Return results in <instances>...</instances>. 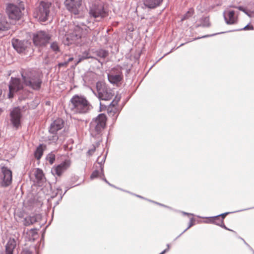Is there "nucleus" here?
I'll return each mask as SVG.
<instances>
[{
    "mask_svg": "<svg viewBox=\"0 0 254 254\" xmlns=\"http://www.w3.org/2000/svg\"><path fill=\"white\" fill-rule=\"evenodd\" d=\"M194 219L193 218H191L190 219V222L189 223V225L188 227L180 235H179L177 238L176 239H178L179 237H180L184 233H185L186 231H187L189 228H190L191 226H192L194 223Z\"/></svg>",
    "mask_w": 254,
    "mask_h": 254,
    "instance_id": "473e14b6",
    "label": "nucleus"
},
{
    "mask_svg": "<svg viewBox=\"0 0 254 254\" xmlns=\"http://www.w3.org/2000/svg\"><path fill=\"white\" fill-rule=\"evenodd\" d=\"M100 106H103V105L102 104V103H100Z\"/></svg>",
    "mask_w": 254,
    "mask_h": 254,
    "instance_id": "e2e57ef3",
    "label": "nucleus"
},
{
    "mask_svg": "<svg viewBox=\"0 0 254 254\" xmlns=\"http://www.w3.org/2000/svg\"><path fill=\"white\" fill-rule=\"evenodd\" d=\"M199 24H197L196 27H208L210 26V22L208 16H202L199 20Z\"/></svg>",
    "mask_w": 254,
    "mask_h": 254,
    "instance_id": "b1692460",
    "label": "nucleus"
},
{
    "mask_svg": "<svg viewBox=\"0 0 254 254\" xmlns=\"http://www.w3.org/2000/svg\"><path fill=\"white\" fill-rule=\"evenodd\" d=\"M10 122L14 127L17 128L20 126V120L22 117L21 109L15 107L10 112Z\"/></svg>",
    "mask_w": 254,
    "mask_h": 254,
    "instance_id": "ddd939ff",
    "label": "nucleus"
},
{
    "mask_svg": "<svg viewBox=\"0 0 254 254\" xmlns=\"http://www.w3.org/2000/svg\"><path fill=\"white\" fill-rule=\"evenodd\" d=\"M23 84L36 91L40 89L42 84V76L37 71L31 68L20 70Z\"/></svg>",
    "mask_w": 254,
    "mask_h": 254,
    "instance_id": "f257e3e1",
    "label": "nucleus"
},
{
    "mask_svg": "<svg viewBox=\"0 0 254 254\" xmlns=\"http://www.w3.org/2000/svg\"><path fill=\"white\" fill-rule=\"evenodd\" d=\"M9 27V24L7 21L6 17L0 13V31L7 30Z\"/></svg>",
    "mask_w": 254,
    "mask_h": 254,
    "instance_id": "5701e85b",
    "label": "nucleus"
},
{
    "mask_svg": "<svg viewBox=\"0 0 254 254\" xmlns=\"http://www.w3.org/2000/svg\"><path fill=\"white\" fill-rule=\"evenodd\" d=\"M96 88L98 97L100 100L108 101L112 98L113 94L112 90L105 84L98 82Z\"/></svg>",
    "mask_w": 254,
    "mask_h": 254,
    "instance_id": "6e6552de",
    "label": "nucleus"
},
{
    "mask_svg": "<svg viewBox=\"0 0 254 254\" xmlns=\"http://www.w3.org/2000/svg\"><path fill=\"white\" fill-rule=\"evenodd\" d=\"M95 150V147L94 146H93V148H92V149H89V150H88V153L89 155H92V154L94 152Z\"/></svg>",
    "mask_w": 254,
    "mask_h": 254,
    "instance_id": "37998d69",
    "label": "nucleus"
},
{
    "mask_svg": "<svg viewBox=\"0 0 254 254\" xmlns=\"http://www.w3.org/2000/svg\"><path fill=\"white\" fill-rule=\"evenodd\" d=\"M107 184H108L109 185H110V186H112V187H114V186L113 185H111L109 182V183H107Z\"/></svg>",
    "mask_w": 254,
    "mask_h": 254,
    "instance_id": "4d7b16f0",
    "label": "nucleus"
},
{
    "mask_svg": "<svg viewBox=\"0 0 254 254\" xmlns=\"http://www.w3.org/2000/svg\"><path fill=\"white\" fill-rule=\"evenodd\" d=\"M230 7L238 8V6H235V5H231Z\"/></svg>",
    "mask_w": 254,
    "mask_h": 254,
    "instance_id": "5fc2aeb1",
    "label": "nucleus"
},
{
    "mask_svg": "<svg viewBox=\"0 0 254 254\" xmlns=\"http://www.w3.org/2000/svg\"><path fill=\"white\" fill-rule=\"evenodd\" d=\"M50 49L56 54L60 52V47L59 44L57 42H53L51 43Z\"/></svg>",
    "mask_w": 254,
    "mask_h": 254,
    "instance_id": "cd10ccee",
    "label": "nucleus"
},
{
    "mask_svg": "<svg viewBox=\"0 0 254 254\" xmlns=\"http://www.w3.org/2000/svg\"><path fill=\"white\" fill-rule=\"evenodd\" d=\"M78 186V184H77V185H74V187H76V186Z\"/></svg>",
    "mask_w": 254,
    "mask_h": 254,
    "instance_id": "052dcab7",
    "label": "nucleus"
},
{
    "mask_svg": "<svg viewBox=\"0 0 254 254\" xmlns=\"http://www.w3.org/2000/svg\"><path fill=\"white\" fill-rule=\"evenodd\" d=\"M102 180H104L106 183H109V182L106 180L105 178H103Z\"/></svg>",
    "mask_w": 254,
    "mask_h": 254,
    "instance_id": "603ef678",
    "label": "nucleus"
},
{
    "mask_svg": "<svg viewBox=\"0 0 254 254\" xmlns=\"http://www.w3.org/2000/svg\"><path fill=\"white\" fill-rule=\"evenodd\" d=\"M82 0H69L66 3V8L71 13L77 15L80 11L79 8L81 5Z\"/></svg>",
    "mask_w": 254,
    "mask_h": 254,
    "instance_id": "4468645a",
    "label": "nucleus"
},
{
    "mask_svg": "<svg viewBox=\"0 0 254 254\" xmlns=\"http://www.w3.org/2000/svg\"><path fill=\"white\" fill-rule=\"evenodd\" d=\"M89 54L88 52H84L83 53L82 55L79 56V58L78 61L77 62V64L80 62L81 61L89 58L90 57L88 56Z\"/></svg>",
    "mask_w": 254,
    "mask_h": 254,
    "instance_id": "f704fd0d",
    "label": "nucleus"
},
{
    "mask_svg": "<svg viewBox=\"0 0 254 254\" xmlns=\"http://www.w3.org/2000/svg\"><path fill=\"white\" fill-rule=\"evenodd\" d=\"M46 159L48 161H49V162L50 163V164H53V163L54 162V161L55 160V154L52 153H49L47 155V156L46 157Z\"/></svg>",
    "mask_w": 254,
    "mask_h": 254,
    "instance_id": "7c9ffc66",
    "label": "nucleus"
},
{
    "mask_svg": "<svg viewBox=\"0 0 254 254\" xmlns=\"http://www.w3.org/2000/svg\"><path fill=\"white\" fill-rule=\"evenodd\" d=\"M167 249L164 250L165 251H166V252H168L170 249V245L168 244H167Z\"/></svg>",
    "mask_w": 254,
    "mask_h": 254,
    "instance_id": "8fccbe9b",
    "label": "nucleus"
},
{
    "mask_svg": "<svg viewBox=\"0 0 254 254\" xmlns=\"http://www.w3.org/2000/svg\"><path fill=\"white\" fill-rule=\"evenodd\" d=\"M163 0H143L144 5L150 9L155 8L159 6Z\"/></svg>",
    "mask_w": 254,
    "mask_h": 254,
    "instance_id": "aec40b11",
    "label": "nucleus"
},
{
    "mask_svg": "<svg viewBox=\"0 0 254 254\" xmlns=\"http://www.w3.org/2000/svg\"><path fill=\"white\" fill-rule=\"evenodd\" d=\"M23 82L18 78L11 77L8 85L9 93L8 94V98H11L13 97V94L23 88Z\"/></svg>",
    "mask_w": 254,
    "mask_h": 254,
    "instance_id": "9d476101",
    "label": "nucleus"
},
{
    "mask_svg": "<svg viewBox=\"0 0 254 254\" xmlns=\"http://www.w3.org/2000/svg\"><path fill=\"white\" fill-rule=\"evenodd\" d=\"M241 239L244 241V243L250 248V249L253 252V254H254V250L245 242V241L241 238Z\"/></svg>",
    "mask_w": 254,
    "mask_h": 254,
    "instance_id": "c03bdc74",
    "label": "nucleus"
},
{
    "mask_svg": "<svg viewBox=\"0 0 254 254\" xmlns=\"http://www.w3.org/2000/svg\"><path fill=\"white\" fill-rule=\"evenodd\" d=\"M78 186V184H77V185H74V187H76V186Z\"/></svg>",
    "mask_w": 254,
    "mask_h": 254,
    "instance_id": "680f3d73",
    "label": "nucleus"
},
{
    "mask_svg": "<svg viewBox=\"0 0 254 254\" xmlns=\"http://www.w3.org/2000/svg\"><path fill=\"white\" fill-rule=\"evenodd\" d=\"M193 9L192 8H190L189 10L184 15L183 17L182 18V21H183L191 17L193 15Z\"/></svg>",
    "mask_w": 254,
    "mask_h": 254,
    "instance_id": "c756f323",
    "label": "nucleus"
},
{
    "mask_svg": "<svg viewBox=\"0 0 254 254\" xmlns=\"http://www.w3.org/2000/svg\"><path fill=\"white\" fill-rule=\"evenodd\" d=\"M253 29H254L253 26L249 24H247L244 28H241V29H239V30H253Z\"/></svg>",
    "mask_w": 254,
    "mask_h": 254,
    "instance_id": "4c0bfd02",
    "label": "nucleus"
},
{
    "mask_svg": "<svg viewBox=\"0 0 254 254\" xmlns=\"http://www.w3.org/2000/svg\"><path fill=\"white\" fill-rule=\"evenodd\" d=\"M231 212H225V213H222V214H219L217 216H213V217H210V219H219V217H221V219H222L223 220V219H224V218L229 214L231 213Z\"/></svg>",
    "mask_w": 254,
    "mask_h": 254,
    "instance_id": "2f4dec72",
    "label": "nucleus"
},
{
    "mask_svg": "<svg viewBox=\"0 0 254 254\" xmlns=\"http://www.w3.org/2000/svg\"><path fill=\"white\" fill-rule=\"evenodd\" d=\"M51 37V35L47 32L39 31L33 34L32 40L34 45L43 47L49 43Z\"/></svg>",
    "mask_w": 254,
    "mask_h": 254,
    "instance_id": "0eeeda50",
    "label": "nucleus"
},
{
    "mask_svg": "<svg viewBox=\"0 0 254 254\" xmlns=\"http://www.w3.org/2000/svg\"><path fill=\"white\" fill-rule=\"evenodd\" d=\"M78 186V184H77V185H74V187H76V186Z\"/></svg>",
    "mask_w": 254,
    "mask_h": 254,
    "instance_id": "bf43d9fd",
    "label": "nucleus"
},
{
    "mask_svg": "<svg viewBox=\"0 0 254 254\" xmlns=\"http://www.w3.org/2000/svg\"><path fill=\"white\" fill-rule=\"evenodd\" d=\"M48 138L49 140L51 141L52 142H55L58 140L59 136L57 133H56L52 134V135L49 136Z\"/></svg>",
    "mask_w": 254,
    "mask_h": 254,
    "instance_id": "e433bc0d",
    "label": "nucleus"
},
{
    "mask_svg": "<svg viewBox=\"0 0 254 254\" xmlns=\"http://www.w3.org/2000/svg\"><path fill=\"white\" fill-rule=\"evenodd\" d=\"M136 196L140 197V198H143L141 196L139 195H136Z\"/></svg>",
    "mask_w": 254,
    "mask_h": 254,
    "instance_id": "6e6d98bb",
    "label": "nucleus"
},
{
    "mask_svg": "<svg viewBox=\"0 0 254 254\" xmlns=\"http://www.w3.org/2000/svg\"><path fill=\"white\" fill-rule=\"evenodd\" d=\"M100 173L101 174L100 169L94 170L90 176V179L93 180L95 178H97L98 176H99Z\"/></svg>",
    "mask_w": 254,
    "mask_h": 254,
    "instance_id": "72a5a7b5",
    "label": "nucleus"
},
{
    "mask_svg": "<svg viewBox=\"0 0 254 254\" xmlns=\"http://www.w3.org/2000/svg\"><path fill=\"white\" fill-rule=\"evenodd\" d=\"M89 14L96 19L97 21H100L101 19L108 15L107 10L104 8L102 4L93 3L90 6Z\"/></svg>",
    "mask_w": 254,
    "mask_h": 254,
    "instance_id": "423d86ee",
    "label": "nucleus"
},
{
    "mask_svg": "<svg viewBox=\"0 0 254 254\" xmlns=\"http://www.w3.org/2000/svg\"><path fill=\"white\" fill-rule=\"evenodd\" d=\"M120 99V97L116 96L115 99L108 105V112L111 114L113 113V116L117 112V109L115 106L118 104Z\"/></svg>",
    "mask_w": 254,
    "mask_h": 254,
    "instance_id": "412c9836",
    "label": "nucleus"
},
{
    "mask_svg": "<svg viewBox=\"0 0 254 254\" xmlns=\"http://www.w3.org/2000/svg\"><path fill=\"white\" fill-rule=\"evenodd\" d=\"M68 106L73 114H85L92 109V105L85 96L77 94L71 97Z\"/></svg>",
    "mask_w": 254,
    "mask_h": 254,
    "instance_id": "f03ea898",
    "label": "nucleus"
},
{
    "mask_svg": "<svg viewBox=\"0 0 254 254\" xmlns=\"http://www.w3.org/2000/svg\"><path fill=\"white\" fill-rule=\"evenodd\" d=\"M64 126V121L61 119H57L53 122L49 128V132L51 134H56L63 128Z\"/></svg>",
    "mask_w": 254,
    "mask_h": 254,
    "instance_id": "2eb2a0df",
    "label": "nucleus"
},
{
    "mask_svg": "<svg viewBox=\"0 0 254 254\" xmlns=\"http://www.w3.org/2000/svg\"><path fill=\"white\" fill-rule=\"evenodd\" d=\"M51 9L52 3L51 2L42 1L35 9L34 16L38 20L45 22L48 20Z\"/></svg>",
    "mask_w": 254,
    "mask_h": 254,
    "instance_id": "20e7f679",
    "label": "nucleus"
},
{
    "mask_svg": "<svg viewBox=\"0 0 254 254\" xmlns=\"http://www.w3.org/2000/svg\"><path fill=\"white\" fill-rule=\"evenodd\" d=\"M1 170L2 175L1 176V182H0V186L2 188H6L12 183V171L7 167L4 166L1 167Z\"/></svg>",
    "mask_w": 254,
    "mask_h": 254,
    "instance_id": "f8f14e48",
    "label": "nucleus"
},
{
    "mask_svg": "<svg viewBox=\"0 0 254 254\" xmlns=\"http://www.w3.org/2000/svg\"><path fill=\"white\" fill-rule=\"evenodd\" d=\"M16 246V240L13 238H9L5 246V254H13Z\"/></svg>",
    "mask_w": 254,
    "mask_h": 254,
    "instance_id": "6ab92c4d",
    "label": "nucleus"
},
{
    "mask_svg": "<svg viewBox=\"0 0 254 254\" xmlns=\"http://www.w3.org/2000/svg\"><path fill=\"white\" fill-rule=\"evenodd\" d=\"M73 60V58L72 57L69 58L66 61L67 64H68L69 62L72 61Z\"/></svg>",
    "mask_w": 254,
    "mask_h": 254,
    "instance_id": "49530a36",
    "label": "nucleus"
},
{
    "mask_svg": "<svg viewBox=\"0 0 254 254\" xmlns=\"http://www.w3.org/2000/svg\"><path fill=\"white\" fill-rule=\"evenodd\" d=\"M107 118L105 114H100L93 119L90 124V131L92 136H95L101 133L106 127Z\"/></svg>",
    "mask_w": 254,
    "mask_h": 254,
    "instance_id": "7ed1b4c3",
    "label": "nucleus"
},
{
    "mask_svg": "<svg viewBox=\"0 0 254 254\" xmlns=\"http://www.w3.org/2000/svg\"><path fill=\"white\" fill-rule=\"evenodd\" d=\"M107 184H108L109 185H110V186H112V187H114V186L113 185H111L109 182V183H107Z\"/></svg>",
    "mask_w": 254,
    "mask_h": 254,
    "instance_id": "13d9d810",
    "label": "nucleus"
},
{
    "mask_svg": "<svg viewBox=\"0 0 254 254\" xmlns=\"http://www.w3.org/2000/svg\"><path fill=\"white\" fill-rule=\"evenodd\" d=\"M24 9V7L9 3L6 8V12L9 18L12 20H19L22 15V11Z\"/></svg>",
    "mask_w": 254,
    "mask_h": 254,
    "instance_id": "1a4fd4ad",
    "label": "nucleus"
},
{
    "mask_svg": "<svg viewBox=\"0 0 254 254\" xmlns=\"http://www.w3.org/2000/svg\"><path fill=\"white\" fill-rule=\"evenodd\" d=\"M238 9L241 11H243L245 14H246L249 16H250V15L249 14L246 9L242 6H238Z\"/></svg>",
    "mask_w": 254,
    "mask_h": 254,
    "instance_id": "58836bf2",
    "label": "nucleus"
},
{
    "mask_svg": "<svg viewBox=\"0 0 254 254\" xmlns=\"http://www.w3.org/2000/svg\"><path fill=\"white\" fill-rule=\"evenodd\" d=\"M183 214L184 215H193V214H191V213H187V212H182Z\"/></svg>",
    "mask_w": 254,
    "mask_h": 254,
    "instance_id": "09e8293b",
    "label": "nucleus"
},
{
    "mask_svg": "<svg viewBox=\"0 0 254 254\" xmlns=\"http://www.w3.org/2000/svg\"><path fill=\"white\" fill-rule=\"evenodd\" d=\"M122 67L117 66L113 68L110 73L108 74L109 81L112 84H116L120 82L123 79Z\"/></svg>",
    "mask_w": 254,
    "mask_h": 254,
    "instance_id": "9b49d317",
    "label": "nucleus"
},
{
    "mask_svg": "<svg viewBox=\"0 0 254 254\" xmlns=\"http://www.w3.org/2000/svg\"><path fill=\"white\" fill-rule=\"evenodd\" d=\"M215 224L218 225V226H220L221 227L227 230H228V231H232V232H233L234 233H235V232L231 229H230L229 228H228L223 223V221H220V222H215Z\"/></svg>",
    "mask_w": 254,
    "mask_h": 254,
    "instance_id": "c9c22d12",
    "label": "nucleus"
},
{
    "mask_svg": "<svg viewBox=\"0 0 254 254\" xmlns=\"http://www.w3.org/2000/svg\"><path fill=\"white\" fill-rule=\"evenodd\" d=\"M12 45L14 49L19 53H23L27 47V42L24 41L13 39Z\"/></svg>",
    "mask_w": 254,
    "mask_h": 254,
    "instance_id": "f3484780",
    "label": "nucleus"
},
{
    "mask_svg": "<svg viewBox=\"0 0 254 254\" xmlns=\"http://www.w3.org/2000/svg\"><path fill=\"white\" fill-rule=\"evenodd\" d=\"M35 178L36 179L37 183L39 184L42 183L45 181V178L44 176L43 171L42 170L38 168L35 173Z\"/></svg>",
    "mask_w": 254,
    "mask_h": 254,
    "instance_id": "a878e982",
    "label": "nucleus"
},
{
    "mask_svg": "<svg viewBox=\"0 0 254 254\" xmlns=\"http://www.w3.org/2000/svg\"><path fill=\"white\" fill-rule=\"evenodd\" d=\"M234 10L225 11L223 12V16L225 22L227 24H233L236 23L237 18L235 16Z\"/></svg>",
    "mask_w": 254,
    "mask_h": 254,
    "instance_id": "a211bd4d",
    "label": "nucleus"
},
{
    "mask_svg": "<svg viewBox=\"0 0 254 254\" xmlns=\"http://www.w3.org/2000/svg\"><path fill=\"white\" fill-rule=\"evenodd\" d=\"M67 65V62H66V61H65L64 62L59 63L58 64V66H59V68H60L62 66H66Z\"/></svg>",
    "mask_w": 254,
    "mask_h": 254,
    "instance_id": "ea45409f",
    "label": "nucleus"
},
{
    "mask_svg": "<svg viewBox=\"0 0 254 254\" xmlns=\"http://www.w3.org/2000/svg\"><path fill=\"white\" fill-rule=\"evenodd\" d=\"M45 147V145H44L43 144H40L36 148V149L34 152V156L37 160H39L42 157L43 154L44 148Z\"/></svg>",
    "mask_w": 254,
    "mask_h": 254,
    "instance_id": "393cba45",
    "label": "nucleus"
},
{
    "mask_svg": "<svg viewBox=\"0 0 254 254\" xmlns=\"http://www.w3.org/2000/svg\"><path fill=\"white\" fill-rule=\"evenodd\" d=\"M130 70V69H127V70H126L127 74H128Z\"/></svg>",
    "mask_w": 254,
    "mask_h": 254,
    "instance_id": "864d4df0",
    "label": "nucleus"
},
{
    "mask_svg": "<svg viewBox=\"0 0 254 254\" xmlns=\"http://www.w3.org/2000/svg\"><path fill=\"white\" fill-rule=\"evenodd\" d=\"M88 29L89 27L83 24H79L75 26L73 31L69 34L66 35V39L67 41L66 44L77 43L78 40L87 34Z\"/></svg>",
    "mask_w": 254,
    "mask_h": 254,
    "instance_id": "39448f33",
    "label": "nucleus"
},
{
    "mask_svg": "<svg viewBox=\"0 0 254 254\" xmlns=\"http://www.w3.org/2000/svg\"><path fill=\"white\" fill-rule=\"evenodd\" d=\"M96 55L100 58L104 59L109 55L108 51L103 49H99L95 52Z\"/></svg>",
    "mask_w": 254,
    "mask_h": 254,
    "instance_id": "bb28decb",
    "label": "nucleus"
},
{
    "mask_svg": "<svg viewBox=\"0 0 254 254\" xmlns=\"http://www.w3.org/2000/svg\"><path fill=\"white\" fill-rule=\"evenodd\" d=\"M39 218V216L37 215L26 217L23 220V225L25 226H29L37 222Z\"/></svg>",
    "mask_w": 254,
    "mask_h": 254,
    "instance_id": "4be33fe9",
    "label": "nucleus"
},
{
    "mask_svg": "<svg viewBox=\"0 0 254 254\" xmlns=\"http://www.w3.org/2000/svg\"><path fill=\"white\" fill-rule=\"evenodd\" d=\"M70 162L68 160L63 162L56 167L53 168L52 172L53 174H56L60 176L70 166Z\"/></svg>",
    "mask_w": 254,
    "mask_h": 254,
    "instance_id": "dca6fc26",
    "label": "nucleus"
},
{
    "mask_svg": "<svg viewBox=\"0 0 254 254\" xmlns=\"http://www.w3.org/2000/svg\"><path fill=\"white\" fill-rule=\"evenodd\" d=\"M252 208H254V207H251V208H249L244 209H243V210H238V211H237L236 212H240V211H241L247 210L252 209Z\"/></svg>",
    "mask_w": 254,
    "mask_h": 254,
    "instance_id": "3c124183",
    "label": "nucleus"
},
{
    "mask_svg": "<svg viewBox=\"0 0 254 254\" xmlns=\"http://www.w3.org/2000/svg\"><path fill=\"white\" fill-rule=\"evenodd\" d=\"M150 201H151V200H150ZM151 202H152L153 203H156V204H158V205H159L160 206H163V207H166V208H169L170 209H172L170 207L166 206V205H165L164 204H161V203H158V202H154L153 201H151Z\"/></svg>",
    "mask_w": 254,
    "mask_h": 254,
    "instance_id": "a19ab883",
    "label": "nucleus"
},
{
    "mask_svg": "<svg viewBox=\"0 0 254 254\" xmlns=\"http://www.w3.org/2000/svg\"><path fill=\"white\" fill-rule=\"evenodd\" d=\"M223 221V220L222 219H221L219 217V219H211V220H210V222L215 224V222H219L220 223V221Z\"/></svg>",
    "mask_w": 254,
    "mask_h": 254,
    "instance_id": "79ce46f5",
    "label": "nucleus"
},
{
    "mask_svg": "<svg viewBox=\"0 0 254 254\" xmlns=\"http://www.w3.org/2000/svg\"><path fill=\"white\" fill-rule=\"evenodd\" d=\"M22 254H32L30 251H29L28 250H24L22 252Z\"/></svg>",
    "mask_w": 254,
    "mask_h": 254,
    "instance_id": "a18cd8bd",
    "label": "nucleus"
},
{
    "mask_svg": "<svg viewBox=\"0 0 254 254\" xmlns=\"http://www.w3.org/2000/svg\"><path fill=\"white\" fill-rule=\"evenodd\" d=\"M216 34H212V35H204V36H202L201 38H206V37H209V36H212L213 35H215Z\"/></svg>",
    "mask_w": 254,
    "mask_h": 254,
    "instance_id": "de8ad7c7",
    "label": "nucleus"
},
{
    "mask_svg": "<svg viewBox=\"0 0 254 254\" xmlns=\"http://www.w3.org/2000/svg\"><path fill=\"white\" fill-rule=\"evenodd\" d=\"M105 159H106V156H104L102 159L100 161L98 162V165H99V168H100V170L101 171V175L104 176V171H103V169H104V166H103V165L104 164V162L105 161Z\"/></svg>",
    "mask_w": 254,
    "mask_h": 254,
    "instance_id": "c85d7f7f",
    "label": "nucleus"
}]
</instances>
